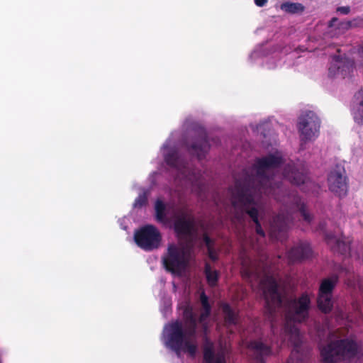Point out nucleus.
Listing matches in <instances>:
<instances>
[{"label":"nucleus","mask_w":363,"mask_h":363,"mask_svg":"<svg viewBox=\"0 0 363 363\" xmlns=\"http://www.w3.org/2000/svg\"><path fill=\"white\" fill-rule=\"evenodd\" d=\"M262 289L266 301V308L270 315L277 311L285 313V324L283 332L282 343L291 345L294 347L291 357L287 363H303L299 358L298 348L302 340L295 323L304 321L308 315L310 298L308 295L303 294L298 299L282 296L277 279L272 276H266L261 283Z\"/></svg>","instance_id":"obj_1"},{"label":"nucleus","mask_w":363,"mask_h":363,"mask_svg":"<svg viewBox=\"0 0 363 363\" xmlns=\"http://www.w3.org/2000/svg\"><path fill=\"white\" fill-rule=\"evenodd\" d=\"M281 162V156L279 153L274 155H269L266 157L259 160L257 162L256 169L257 175L255 179H253V185L251 184V220L256 224V232L261 237L264 236V233L261 228L259 223V217L262 219V209L260 205L257 207L252 206L255 200L257 198V194H264L268 196H272L276 199L278 198V194L282 190L280 188L278 177L275 173L277 172L279 164Z\"/></svg>","instance_id":"obj_2"},{"label":"nucleus","mask_w":363,"mask_h":363,"mask_svg":"<svg viewBox=\"0 0 363 363\" xmlns=\"http://www.w3.org/2000/svg\"><path fill=\"white\" fill-rule=\"evenodd\" d=\"M242 179H235L234 186L229 188L232 219L242 223L245 214L250 215V173L245 169Z\"/></svg>","instance_id":"obj_3"},{"label":"nucleus","mask_w":363,"mask_h":363,"mask_svg":"<svg viewBox=\"0 0 363 363\" xmlns=\"http://www.w3.org/2000/svg\"><path fill=\"white\" fill-rule=\"evenodd\" d=\"M191 259V249L175 243L168 245L167 251L162 257L164 269L177 275H180L187 269Z\"/></svg>","instance_id":"obj_4"},{"label":"nucleus","mask_w":363,"mask_h":363,"mask_svg":"<svg viewBox=\"0 0 363 363\" xmlns=\"http://www.w3.org/2000/svg\"><path fill=\"white\" fill-rule=\"evenodd\" d=\"M351 55V57L334 58L329 68L330 74L346 78L351 77L357 69L363 72V45L352 50Z\"/></svg>","instance_id":"obj_5"},{"label":"nucleus","mask_w":363,"mask_h":363,"mask_svg":"<svg viewBox=\"0 0 363 363\" xmlns=\"http://www.w3.org/2000/svg\"><path fill=\"white\" fill-rule=\"evenodd\" d=\"M357 348V343L352 340H337L323 347L320 354L325 363H332L354 356Z\"/></svg>","instance_id":"obj_6"},{"label":"nucleus","mask_w":363,"mask_h":363,"mask_svg":"<svg viewBox=\"0 0 363 363\" xmlns=\"http://www.w3.org/2000/svg\"><path fill=\"white\" fill-rule=\"evenodd\" d=\"M169 334V343L171 347L175 351L183 350L188 352L191 357H194L197 350L196 344L191 342L186 332H184L182 325L179 321H175L170 325Z\"/></svg>","instance_id":"obj_7"},{"label":"nucleus","mask_w":363,"mask_h":363,"mask_svg":"<svg viewBox=\"0 0 363 363\" xmlns=\"http://www.w3.org/2000/svg\"><path fill=\"white\" fill-rule=\"evenodd\" d=\"M162 235L153 225H145L134 233L135 244L142 250L150 252L158 249L162 242Z\"/></svg>","instance_id":"obj_8"},{"label":"nucleus","mask_w":363,"mask_h":363,"mask_svg":"<svg viewBox=\"0 0 363 363\" xmlns=\"http://www.w3.org/2000/svg\"><path fill=\"white\" fill-rule=\"evenodd\" d=\"M297 127L301 140H313L318 133L319 119L313 112H306L299 117Z\"/></svg>","instance_id":"obj_9"},{"label":"nucleus","mask_w":363,"mask_h":363,"mask_svg":"<svg viewBox=\"0 0 363 363\" xmlns=\"http://www.w3.org/2000/svg\"><path fill=\"white\" fill-rule=\"evenodd\" d=\"M189 153L196 156L199 160H203L210 149L206 130L203 127H199L196 130L194 142L191 145H186Z\"/></svg>","instance_id":"obj_10"},{"label":"nucleus","mask_w":363,"mask_h":363,"mask_svg":"<svg viewBox=\"0 0 363 363\" xmlns=\"http://www.w3.org/2000/svg\"><path fill=\"white\" fill-rule=\"evenodd\" d=\"M337 281V277H332L324 279L320 286L318 305L320 310L324 313H328L332 308V291Z\"/></svg>","instance_id":"obj_11"},{"label":"nucleus","mask_w":363,"mask_h":363,"mask_svg":"<svg viewBox=\"0 0 363 363\" xmlns=\"http://www.w3.org/2000/svg\"><path fill=\"white\" fill-rule=\"evenodd\" d=\"M328 185L330 191L338 196L346 195L347 186L345 171L340 167H337L331 171L328 177Z\"/></svg>","instance_id":"obj_12"},{"label":"nucleus","mask_w":363,"mask_h":363,"mask_svg":"<svg viewBox=\"0 0 363 363\" xmlns=\"http://www.w3.org/2000/svg\"><path fill=\"white\" fill-rule=\"evenodd\" d=\"M183 318L185 323L187 335L189 337H195L197 330V319L193 308L190 306L185 307L183 311Z\"/></svg>","instance_id":"obj_13"},{"label":"nucleus","mask_w":363,"mask_h":363,"mask_svg":"<svg viewBox=\"0 0 363 363\" xmlns=\"http://www.w3.org/2000/svg\"><path fill=\"white\" fill-rule=\"evenodd\" d=\"M290 221L289 215L279 213L270 224V235L277 239H281L279 233L286 230Z\"/></svg>","instance_id":"obj_14"},{"label":"nucleus","mask_w":363,"mask_h":363,"mask_svg":"<svg viewBox=\"0 0 363 363\" xmlns=\"http://www.w3.org/2000/svg\"><path fill=\"white\" fill-rule=\"evenodd\" d=\"M271 354V349L267 344L262 341L251 342V357L253 356L255 363H264L266 357Z\"/></svg>","instance_id":"obj_15"},{"label":"nucleus","mask_w":363,"mask_h":363,"mask_svg":"<svg viewBox=\"0 0 363 363\" xmlns=\"http://www.w3.org/2000/svg\"><path fill=\"white\" fill-rule=\"evenodd\" d=\"M311 253V249L307 242H300L288 252V257L293 262L299 261L310 257Z\"/></svg>","instance_id":"obj_16"},{"label":"nucleus","mask_w":363,"mask_h":363,"mask_svg":"<svg viewBox=\"0 0 363 363\" xmlns=\"http://www.w3.org/2000/svg\"><path fill=\"white\" fill-rule=\"evenodd\" d=\"M284 177L296 185L304 184L307 179L303 172H299L294 165H289L284 169Z\"/></svg>","instance_id":"obj_17"},{"label":"nucleus","mask_w":363,"mask_h":363,"mask_svg":"<svg viewBox=\"0 0 363 363\" xmlns=\"http://www.w3.org/2000/svg\"><path fill=\"white\" fill-rule=\"evenodd\" d=\"M164 161L167 165L175 168L178 170H182L186 167L184 160L179 155V152L175 149H171L164 155Z\"/></svg>","instance_id":"obj_18"},{"label":"nucleus","mask_w":363,"mask_h":363,"mask_svg":"<svg viewBox=\"0 0 363 363\" xmlns=\"http://www.w3.org/2000/svg\"><path fill=\"white\" fill-rule=\"evenodd\" d=\"M352 113L354 121L359 123H363V89L355 95L352 104Z\"/></svg>","instance_id":"obj_19"},{"label":"nucleus","mask_w":363,"mask_h":363,"mask_svg":"<svg viewBox=\"0 0 363 363\" xmlns=\"http://www.w3.org/2000/svg\"><path fill=\"white\" fill-rule=\"evenodd\" d=\"M193 226V223L184 217L177 218L174 223V230L179 235H191Z\"/></svg>","instance_id":"obj_20"},{"label":"nucleus","mask_w":363,"mask_h":363,"mask_svg":"<svg viewBox=\"0 0 363 363\" xmlns=\"http://www.w3.org/2000/svg\"><path fill=\"white\" fill-rule=\"evenodd\" d=\"M326 240L328 244L333 249V250L337 251L341 254H345L350 250V245L347 243L345 241L337 239L333 235H327Z\"/></svg>","instance_id":"obj_21"},{"label":"nucleus","mask_w":363,"mask_h":363,"mask_svg":"<svg viewBox=\"0 0 363 363\" xmlns=\"http://www.w3.org/2000/svg\"><path fill=\"white\" fill-rule=\"evenodd\" d=\"M203 359V363H225L224 357H215V353L211 345L204 347Z\"/></svg>","instance_id":"obj_22"},{"label":"nucleus","mask_w":363,"mask_h":363,"mask_svg":"<svg viewBox=\"0 0 363 363\" xmlns=\"http://www.w3.org/2000/svg\"><path fill=\"white\" fill-rule=\"evenodd\" d=\"M200 301L203 311L199 317V323H203L210 316L211 312V306L208 302V297L204 291H202L200 294Z\"/></svg>","instance_id":"obj_23"},{"label":"nucleus","mask_w":363,"mask_h":363,"mask_svg":"<svg viewBox=\"0 0 363 363\" xmlns=\"http://www.w3.org/2000/svg\"><path fill=\"white\" fill-rule=\"evenodd\" d=\"M204 274L206 278V281L211 287L217 286L219 272L218 270H213L209 263H206L204 266Z\"/></svg>","instance_id":"obj_24"},{"label":"nucleus","mask_w":363,"mask_h":363,"mask_svg":"<svg viewBox=\"0 0 363 363\" xmlns=\"http://www.w3.org/2000/svg\"><path fill=\"white\" fill-rule=\"evenodd\" d=\"M222 312L224 315V320L227 325H235L237 323V315L228 303L221 305Z\"/></svg>","instance_id":"obj_25"},{"label":"nucleus","mask_w":363,"mask_h":363,"mask_svg":"<svg viewBox=\"0 0 363 363\" xmlns=\"http://www.w3.org/2000/svg\"><path fill=\"white\" fill-rule=\"evenodd\" d=\"M155 217L159 222H164L166 218V205L160 199H157L155 204Z\"/></svg>","instance_id":"obj_26"},{"label":"nucleus","mask_w":363,"mask_h":363,"mask_svg":"<svg viewBox=\"0 0 363 363\" xmlns=\"http://www.w3.org/2000/svg\"><path fill=\"white\" fill-rule=\"evenodd\" d=\"M281 9L290 13H300L303 11V6L299 3H284L281 4Z\"/></svg>","instance_id":"obj_27"},{"label":"nucleus","mask_w":363,"mask_h":363,"mask_svg":"<svg viewBox=\"0 0 363 363\" xmlns=\"http://www.w3.org/2000/svg\"><path fill=\"white\" fill-rule=\"evenodd\" d=\"M147 203V198L145 194H140L135 200L133 206L136 208H141Z\"/></svg>","instance_id":"obj_28"},{"label":"nucleus","mask_w":363,"mask_h":363,"mask_svg":"<svg viewBox=\"0 0 363 363\" xmlns=\"http://www.w3.org/2000/svg\"><path fill=\"white\" fill-rule=\"evenodd\" d=\"M294 200H295L296 208L298 209L300 211L302 216L303 217V218L306 221L309 222L311 220V218L310 214L306 212V210L304 206L299 203V200L298 198L294 199Z\"/></svg>","instance_id":"obj_29"},{"label":"nucleus","mask_w":363,"mask_h":363,"mask_svg":"<svg viewBox=\"0 0 363 363\" xmlns=\"http://www.w3.org/2000/svg\"><path fill=\"white\" fill-rule=\"evenodd\" d=\"M241 264L242 266V274L245 277H250V266L247 261L242 257V254L240 255Z\"/></svg>","instance_id":"obj_30"},{"label":"nucleus","mask_w":363,"mask_h":363,"mask_svg":"<svg viewBox=\"0 0 363 363\" xmlns=\"http://www.w3.org/2000/svg\"><path fill=\"white\" fill-rule=\"evenodd\" d=\"M208 256L213 262L218 259V253L214 248V246L207 248Z\"/></svg>","instance_id":"obj_31"},{"label":"nucleus","mask_w":363,"mask_h":363,"mask_svg":"<svg viewBox=\"0 0 363 363\" xmlns=\"http://www.w3.org/2000/svg\"><path fill=\"white\" fill-rule=\"evenodd\" d=\"M194 189H195V191H197L199 196L200 197H202L203 196V194H204V191H205V189H206V186L204 184H203L202 183H201L200 182L194 184Z\"/></svg>","instance_id":"obj_32"},{"label":"nucleus","mask_w":363,"mask_h":363,"mask_svg":"<svg viewBox=\"0 0 363 363\" xmlns=\"http://www.w3.org/2000/svg\"><path fill=\"white\" fill-rule=\"evenodd\" d=\"M203 240L206 248L214 246V241L206 233L203 234Z\"/></svg>","instance_id":"obj_33"},{"label":"nucleus","mask_w":363,"mask_h":363,"mask_svg":"<svg viewBox=\"0 0 363 363\" xmlns=\"http://www.w3.org/2000/svg\"><path fill=\"white\" fill-rule=\"evenodd\" d=\"M337 10L344 14H347L350 12V8L347 6L340 7Z\"/></svg>","instance_id":"obj_34"},{"label":"nucleus","mask_w":363,"mask_h":363,"mask_svg":"<svg viewBox=\"0 0 363 363\" xmlns=\"http://www.w3.org/2000/svg\"><path fill=\"white\" fill-rule=\"evenodd\" d=\"M362 24H363V20L362 19L354 20V21L350 23V26H361Z\"/></svg>","instance_id":"obj_35"},{"label":"nucleus","mask_w":363,"mask_h":363,"mask_svg":"<svg viewBox=\"0 0 363 363\" xmlns=\"http://www.w3.org/2000/svg\"><path fill=\"white\" fill-rule=\"evenodd\" d=\"M267 0H255V3L258 6H263L266 3Z\"/></svg>","instance_id":"obj_36"},{"label":"nucleus","mask_w":363,"mask_h":363,"mask_svg":"<svg viewBox=\"0 0 363 363\" xmlns=\"http://www.w3.org/2000/svg\"><path fill=\"white\" fill-rule=\"evenodd\" d=\"M337 318H340V319H343V318H345V315H343L342 313H338V314L337 315Z\"/></svg>","instance_id":"obj_37"}]
</instances>
